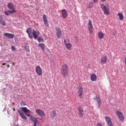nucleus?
<instances>
[{"instance_id":"28","label":"nucleus","mask_w":126,"mask_h":126,"mask_svg":"<svg viewBox=\"0 0 126 126\" xmlns=\"http://www.w3.org/2000/svg\"><path fill=\"white\" fill-rule=\"evenodd\" d=\"M25 49L26 52H30V49H29V46L25 45Z\"/></svg>"},{"instance_id":"32","label":"nucleus","mask_w":126,"mask_h":126,"mask_svg":"<svg viewBox=\"0 0 126 126\" xmlns=\"http://www.w3.org/2000/svg\"><path fill=\"white\" fill-rule=\"evenodd\" d=\"M21 106H26V104L24 102H22Z\"/></svg>"},{"instance_id":"5","label":"nucleus","mask_w":126,"mask_h":126,"mask_svg":"<svg viewBox=\"0 0 126 126\" xmlns=\"http://www.w3.org/2000/svg\"><path fill=\"white\" fill-rule=\"evenodd\" d=\"M100 8L102 9L104 14L109 15L110 14V8H108L104 4H100Z\"/></svg>"},{"instance_id":"23","label":"nucleus","mask_w":126,"mask_h":126,"mask_svg":"<svg viewBox=\"0 0 126 126\" xmlns=\"http://www.w3.org/2000/svg\"><path fill=\"white\" fill-rule=\"evenodd\" d=\"M105 36V34L103 33L102 32H99L98 33V37L99 39H103L104 38V36Z\"/></svg>"},{"instance_id":"8","label":"nucleus","mask_w":126,"mask_h":126,"mask_svg":"<svg viewBox=\"0 0 126 126\" xmlns=\"http://www.w3.org/2000/svg\"><path fill=\"white\" fill-rule=\"evenodd\" d=\"M88 28L90 34H92L94 32V28L93 27V25H92V21L91 20H89L88 23Z\"/></svg>"},{"instance_id":"2","label":"nucleus","mask_w":126,"mask_h":126,"mask_svg":"<svg viewBox=\"0 0 126 126\" xmlns=\"http://www.w3.org/2000/svg\"><path fill=\"white\" fill-rule=\"evenodd\" d=\"M22 110L24 113H25L26 116L27 117H30L31 120L32 122L34 124L37 123V119L34 117L33 116H31L30 114H31L32 112L30 110L28 109L27 107H24L22 108Z\"/></svg>"},{"instance_id":"11","label":"nucleus","mask_w":126,"mask_h":126,"mask_svg":"<svg viewBox=\"0 0 126 126\" xmlns=\"http://www.w3.org/2000/svg\"><path fill=\"white\" fill-rule=\"evenodd\" d=\"M105 121L106 122V124L108 126H114L113 125V122H112V118L108 116H106L105 118Z\"/></svg>"},{"instance_id":"12","label":"nucleus","mask_w":126,"mask_h":126,"mask_svg":"<svg viewBox=\"0 0 126 126\" xmlns=\"http://www.w3.org/2000/svg\"><path fill=\"white\" fill-rule=\"evenodd\" d=\"M36 113L40 117H45L46 116V114H45V112L41 109H36L35 110Z\"/></svg>"},{"instance_id":"20","label":"nucleus","mask_w":126,"mask_h":126,"mask_svg":"<svg viewBox=\"0 0 126 126\" xmlns=\"http://www.w3.org/2000/svg\"><path fill=\"white\" fill-rule=\"evenodd\" d=\"M43 22L45 25V26H49V24H48V19H47V16L46 14L43 15Z\"/></svg>"},{"instance_id":"6","label":"nucleus","mask_w":126,"mask_h":126,"mask_svg":"<svg viewBox=\"0 0 126 126\" xmlns=\"http://www.w3.org/2000/svg\"><path fill=\"white\" fill-rule=\"evenodd\" d=\"M7 7L9 9H10L8 10L10 14H13V13H15V12H16V10H15V7H14V5H13V4L9 2L7 5Z\"/></svg>"},{"instance_id":"4","label":"nucleus","mask_w":126,"mask_h":126,"mask_svg":"<svg viewBox=\"0 0 126 126\" xmlns=\"http://www.w3.org/2000/svg\"><path fill=\"white\" fill-rule=\"evenodd\" d=\"M64 44L66 49L68 51H71L72 50V44L70 43V40L69 39H64Z\"/></svg>"},{"instance_id":"38","label":"nucleus","mask_w":126,"mask_h":126,"mask_svg":"<svg viewBox=\"0 0 126 126\" xmlns=\"http://www.w3.org/2000/svg\"><path fill=\"white\" fill-rule=\"evenodd\" d=\"M13 111H15V108H13Z\"/></svg>"},{"instance_id":"16","label":"nucleus","mask_w":126,"mask_h":126,"mask_svg":"<svg viewBox=\"0 0 126 126\" xmlns=\"http://www.w3.org/2000/svg\"><path fill=\"white\" fill-rule=\"evenodd\" d=\"M78 96L80 98H82V95H83V88L80 87L78 88Z\"/></svg>"},{"instance_id":"22","label":"nucleus","mask_w":126,"mask_h":126,"mask_svg":"<svg viewBox=\"0 0 126 126\" xmlns=\"http://www.w3.org/2000/svg\"><path fill=\"white\" fill-rule=\"evenodd\" d=\"M91 81H96L97 80V75L95 74H92L91 75Z\"/></svg>"},{"instance_id":"7","label":"nucleus","mask_w":126,"mask_h":126,"mask_svg":"<svg viewBox=\"0 0 126 126\" xmlns=\"http://www.w3.org/2000/svg\"><path fill=\"white\" fill-rule=\"evenodd\" d=\"M116 116H117L121 122L124 123L125 121V116H124V114L122 112L120 111L119 110H117Z\"/></svg>"},{"instance_id":"26","label":"nucleus","mask_w":126,"mask_h":126,"mask_svg":"<svg viewBox=\"0 0 126 126\" xmlns=\"http://www.w3.org/2000/svg\"><path fill=\"white\" fill-rule=\"evenodd\" d=\"M118 16L120 20H124V15H123V13H119Z\"/></svg>"},{"instance_id":"35","label":"nucleus","mask_w":126,"mask_h":126,"mask_svg":"<svg viewBox=\"0 0 126 126\" xmlns=\"http://www.w3.org/2000/svg\"><path fill=\"white\" fill-rule=\"evenodd\" d=\"M5 63H2V65H5Z\"/></svg>"},{"instance_id":"14","label":"nucleus","mask_w":126,"mask_h":126,"mask_svg":"<svg viewBox=\"0 0 126 126\" xmlns=\"http://www.w3.org/2000/svg\"><path fill=\"white\" fill-rule=\"evenodd\" d=\"M107 60H108V57H107V55H103L100 59V63L103 64H105V63H107Z\"/></svg>"},{"instance_id":"24","label":"nucleus","mask_w":126,"mask_h":126,"mask_svg":"<svg viewBox=\"0 0 126 126\" xmlns=\"http://www.w3.org/2000/svg\"><path fill=\"white\" fill-rule=\"evenodd\" d=\"M38 47H39L43 52L45 51V44L40 43L38 44Z\"/></svg>"},{"instance_id":"27","label":"nucleus","mask_w":126,"mask_h":126,"mask_svg":"<svg viewBox=\"0 0 126 126\" xmlns=\"http://www.w3.org/2000/svg\"><path fill=\"white\" fill-rule=\"evenodd\" d=\"M38 42L39 43H41V42H42V43H44V39H43V38L39 36L38 38Z\"/></svg>"},{"instance_id":"33","label":"nucleus","mask_w":126,"mask_h":126,"mask_svg":"<svg viewBox=\"0 0 126 126\" xmlns=\"http://www.w3.org/2000/svg\"><path fill=\"white\" fill-rule=\"evenodd\" d=\"M94 0V3H95L96 2L97 0Z\"/></svg>"},{"instance_id":"37","label":"nucleus","mask_w":126,"mask_h":126,"mask_svg":"<svg viewBox=\"0 0 126 126\" xmlns=\"http://www.w3.org/2000/svg\"><path fill=\"white\" fill-rule=\"evenodd\" d=\"M13 65H14V63H12Z\"/></svg>"},{"instance_id":"17","label":"nucleus","mask_w":126,"mask_h":126,"mask_svg":"<svg viewBox=\"0 0 126 126\" xmlns=\"http://www.w3.org/2000/svg\"><path fill=\"white\" fill-rule=\"evenodd\" d=\"M61 11L62 13V16L63 18H66L67 16H68V14H67L66 10L63 9L61 10Z\"/></svg>"},{"instance_id":"3","label":"nucleus","mask_w":126,"mask_h":126,"mask_svg":"<svg viewBox=\"0 0 126 126\" xmlns=\"http://www.w3.org/2000/svg\"><path fill=\"white\" fill-rule=\"evenodd\" d=\"M61 73L63 77H66L68 74V66L66 64H63L61 69Z\"/></svg>"},{"instance_id":"29","label":"nucleus","mask_w":126,"mask_h":126,"mask_svg":"<svg viewBox=\"0 0 126 126\" xmlns=\"http://www.w3.org/2000/svg\"><path fill=\"white\" fill-rule=\"evenodd\" d=\"M5 15H6L7 16H9L10 15V13H9V11H8V10L7 11H4Z\"/></svg>"},{"instance_id":"18","label":"nucleus","mask_w":126,"mask_h":126,"mask_svg":"<svg viewBox=\"0 0 126 126\" xmlns=\"http://www.w3.org/2000/svg\"><path fill=\"white\" fill-rule=\"evenodd\" d=\"M50 118L51 120H54L55 119L56 116H57V111L55 110H52L50 113Z\"/></svg>"},{"instance_id":"19","label":"nucleus","mask_w":126,"mask_h":126,"mask_svg":"<svg viewBox=\"0 0 126 126\" xmlns=\"http://www.w3.org/2000/svg\"><path fill=\"white\" fill-rule=\"evenodd\" d=\"M4 36L8 38V39H13L14 38V34L8 33H4Z\"/></svg>"},{"instance_id":"9","label":"nucleus","mask_w":126,"mask_h":126,"mask_svg":"<svg viewBox=\"0 0 126 126\" xmlns=\"http://www.w3.org/2000/svg\"><path fill=\"white\" fill-rule=\"evenodd\" d=\"M35 72L36 73V74L38 76H41L42 74H43V71L42 70V68L40 65H37L35 67Z\"/></svg>"},{"instance_id":"34","label":"nucleus","mask_w":126,"mask_h":126,"mask_svg":"<svg viewBox=\"0 0 126 126\" xmlns=\"http://www.w3.org/2000/svg\"><path fill=\"white\" fill-rule=\"evenodd\" d=\"M101 0V1L104 2V1H106V0Z\"/></svg>"},{"instance_id":"13","label":"nucleus","mask_w":126,"mask_h":126,"mask_svg":"<svg viewBox=\"0 0 126 126\" xmlns=\"http://www.w3.org/2000/svg\"><path fill=\"white\" fill-rule=\"evenodd\" d=\"M55 31L56 32V35L57 36V37L59 39H61L62 38V30H61V29L57 28L55 29Z\"/></svg>"},{"instance_id":"25","label":"nucleus","mask_w":126,"mask_h":126,"mask_svg":"<svg viewBox=\"0 0 126 126\" xmlns=\"http://www.w3.org/2000/svg\"><path fill=\"white\" fill-rule=\"evenodd\" d=\"M0 23L3 26H5V25H6V23L5 22V21L3 20L2 18L0 19Z\"/></svg>"},{"instance_id":"15","label":"nucleus","mask_w":126,"mask_h":126,"mask_svg":"<svg viewBox=\"0 0 126 126\" xmlns=\"http://www.w3.org/2000/svg\"><path fill=\"white\" fill-rule=\"evenodd\" d=\"M78 111L79 112V116H80V117H83L84 116V110H83V107L79 106L78 108Z\"/></svg>"},{"instance_id":"36","label":"nucleus","mask_w":126,"mask_h":126,"mask_svg":"<svg viewBox=\"0 0 126 126\" xmlns=\"http://www.w3.org/2000/svg\"><path fill=\"white\" fill-rule=\"evenodd\" d=\"M7 67H10V66L9 65H7Z\"/></svg>"},{"instance_id":"21","label":"nucleus","mask_w":126,"mask_h":126,"mask_svg":"<svg viewBox=\"0 0 126 126\" xmlns=\"http://www.w3.org/2000/svg\"><path fill=\"white\" fill-rule=\"evenodd\" d=\"M18 113L19 114L20 117H21V118H22V119H23L24 120H27V117H26V116H25V114H24V113H23L20 110H18Z\"/></svg>"},{"instance_id":"31","label":"nucleus","mask_w":126,"mask_h":126,"mask_svg":"<svg viewBox=\"0 0 126 126\" xmlns=\"http://www.w3.org/2000/svg\"><path fill=\"white\" fill-rule=\"evenodd\" d=\"M96 126H103V125H102V124L98 123L96 124Z\"/></svg>"},{"instance_id":"1","label":"nucleus","mask_w":126,"mask_h":126,"mask_svg":"<svg viewBox=\"0 0 126 126\" xmlns=\"http://www.w3.org/2000/svg\"><path fill=\"white\" fill-rule=\"evenodd\" d=\"M26 32L31 39H33V37L34 39H37L38 36H40L41 34L39 31L34 30H32V29L31 28H28Z\"/></svg>"},{"instance_id":"10","label":"nucleus","mask_w":126,"mask_h":126,"mask_svg":"<svg viewBox=\"0 0 126 126\" xmlns=\"http://www.w3.org/2000/svg\"><path fill=\"white\" fill-rule=\"evenodd\" d=\"M94 100H96V102H97V107H100L102 105V102H101V99L100 98V96L98 95H96L94 97Z\"/></svg>"},{"instance_id":"30","label":"nucleus","mask_w":126,"mask_h":126,"mask_svg":"<svg viewBox=\"0 0 126 126\" xmlns=\"http://www.w3.org/2000/svg\"><path fill=\"white\" fill-rule=\"evenodd\" d=\"M11 50H12V51H16V48L14 46H12Z\"/></svg>"}]
</instances>
